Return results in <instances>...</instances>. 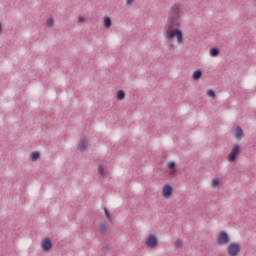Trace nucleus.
<instances>
[{"label":"nucleus","instance_id":"f257e3e1","mask_svg":"<svg viewBox=\"0 0 256 256\" xmlns=\"http://www.w3.org/2000/svg\"><path fill=\"white\" fill-rule=\"evenodd\" d=\"M181 27V23H169L168 28L166 29L165 34V41L166 43H171L173 39H177L178 45H181L183 43L184 37H183V31L179 29Z\"/></svg>","mask_w":256,"mask_h":256},{"label":"nucleus","instance_id":"f03ea898","mask_svg":"<svg viewBox=\"0 0 256 256\" xmlns=\"http://www.w3.org/2000/svg\"><path fill=\"white\" fill-rule=\"evenodd\" d=\"M181 9H183V4L181 3H175L171 6L168 16V23L181 24Z\"/></svg>","mask_w":256,"mask_h":256},{"label":"nucleus","instance_id":"7ed1b4c3","mask_svg":"<svg viewBox=\"0 0 256 256\" xmlns=\"http://www.w3.org/2000/svg\"><path fill=\"white\" fill-rule=\"evenodd\" d=\"M239 155H241V146L239 144H235L228 154L227 160L229 163H236L237 157H239Z\"/></svg>","mask_w":256,"mask_h":256},{"label":"nucleus","instance_id":"20e7f679","mask_svg":"<svg viewBox=\"0 0 256 256\" xmlns=\"http://www.w3.org/2000/svg\"><path fill=\"white\" fill-rule=\"evenodd\" d=\"M227 253L229 256H237L241 253V244L239 242H232L227 247Z\"/></svg>","mask_w":256,"mask_h":256},{"label":"nucleus","instance_id":"39448f33","mask_svg":"<svg viewBox=\"0 0 256 256\" xmlns=\"http://www.w3.org/2000/svg\"><path fill=\"white\" fill-rule=\"evenodd\" d=\"M231 241V237H229V233L223 230L217 235V245H227Z\"/></svg>","mask_w":256,"mask_h":256},{"label":"nucleus","instance_id":"423d86ee","mask_svg":"<svg viewBox=\"0 0 256 256\" xmlns=\"http://www.w3.org/2000/svg\"><path fill=\"white\" fill-rule=\"evenodd\" d=\"M146 247H149V249H155L159 245V239H157V236L154 234L148 235L145 242Z\"/></svg>","mask_w":256,"mask_h":256},{"label":"nucleus","instance_id":"0eeeda50","mask_svg":"<svg viewBox=\"0 0 256 256\" xmlns=\"http://www.w3.org/2000/svg\"><path fill=\"white\" fill-rule=\"evenodd\" d=\"M41 247L45 253H49V251L53 249V241H51V238L49 237L44 238L41 242Z\"/></svg>","mask_w":256,"mask_h":256},{"label":"nucleus","instance_id":"6e6552de","mask_svg":"<svg viewBox=\"0 0 256 256\" xmlns=\"http://www.w3.org/2000/svg\"><path fill=\"white\" fill-rule=\"evenodd\" d=\"M173 195V186L171 184H165L162 188V197L169 199Z\"/></svg>","mask_w":256,"mask_h":256},{"label":"nucleus","instance_id":"1a4fd4ad","mask_svg":"<svg viewBox=\"0 0 256 256\" xmlns=\"http://www.w3.org/2000/svg\"><path fill=\"white\" fill-rule=\"evenodd\" d=\"M89 146V142H87V138L83 137L80 139V142L78 143V149L81 151V153H85L87 151V147Z\"/></svg>","mask_w":256,"mask_h":256},{"label":"nucleus","instance_id":"9d476101","mask_svg":"<svg viewBox=\"0 0 256 256\" xmlns=\"http://www.w3.org/2000/svg\"><path fill=\"white\" fill-rule=\"evenodd\" d=\"M234 137L238 140L245 137V132L243 131V128H241V126H236Z\"/></svg>","mask_w":256,"mask_h":256},{"label":"nucleus","instance_id":"9b49d317","mask_svg":"<svg viewBox=\"0 0 256 256\" xmlns=\"http://www.w3.org/2000/svg\"><path fill=\"white\" fill-rule=\"evenodd\" d=\"M202 77H203V71L201 69H197L192 74V79L194 81H199V79H201Z\"/></svg>","mask_w":256,"mask_h":256},{"label":"nucleus","instance_id":"f8f14e48","mask_svg":"<svg viewBox=\"0 0 256 256\" xmlns=\"http://www.w3.org/2000/svg\"><path fill=\"white\" fill-rule=\"evenodd\" d=\"M30 159L33 161V163H35V161H39V159H41V152L34 151L30 153Z\"/></svg>","mask_w":256,"mask_h":256},{"label":"nucleus","instance_id":"ddd939ff","mask_svg":"<svg viewBox=\"0 0 256 256\" xmlns=\"http://www.w3.org/2000/svg\"><path fill=\"white\" fill-rule=\"evenodd\" d=\"M99 231L102 235H105L107 233V221H102L99 223Z\"/></svg>","mask_w":256,"mask_h":256},{"label":"nucleus","instance_id":"4468645a","mask_svg":"<svg viewBox=\"0 0 256 256\" xmlns=\"http://www.w3.org/2000/svg\"><path fill=\"white\" fill-rule=\"evenodd\" d=\"M103 25L106 29H111V25H113V21L111 20V17L109 16L104 17Z\"/></svg>","mask_w":256,"mask_h":256},{"label":"nucleus","instance_id":"2eb2a0df","mask_svg":"<svg viewBox=\"0 0 256 256\" xmlns=\"http://www.w3.org/2000/svg\"><path fill=\"white\" fill-rule=\"evenodd\" d=\"M221 51L217 47H213L210 49V56L211 57H219Z\"/></svg>","mask_w":256,"mask_h":256},{"label":"nucleus","instance_id":"dca6fc26","mask_svg":"<svg viewBox=\"0 0 256 256\" xmlns=\"http://www.w3.org/2000/svg\"><path fill=\"white\" fill-rule=\"evenodd\" d=\"M117 101H123L125 99V91L124 90H118L116 94Z\"/></svg>","mask_w":256,"mask_h":256},{"label":"nucleus","instance_id":"f3484780","mask_svg":"<svg viewBox=\"0 0 256 256\" xmlns=\"http://www.w3.org/2000/svg\"><path fill=\"white\" fill-rule=\"evenodd\" d=\"M104 213L109 223H113V217L111 216V212L107 208H104Z\"/></svg>","mask_w":256,"mask_h":256},{"label":"nucleus","instance_id":"a211bd4d","mask_svg":"<svg viewBox=\"0 0 256 256\" xmlns=\"http://www.w3.org/2000/svg\"><path fill=\"white\" fill-rule=\"evenodd\" d=\"M166 167H167L168 169H171V170L177 169V163H175V161H169V162L167 163Z\"/></svg>","mask_w":256,"mask_h":256},{"label":"nucleus","instance_id":"6ab92c4d","mask_svg":"<svg viewBox=\"0 0 256 256\" xmlns=\"http://www.w3.org/2000/svg\"><path fill=\"white\" fill-rule=\"evenodd\" d=\"M206 94L208 97H211L212 99H215L217 97V94H215V91L213 89L207 90Z\"/></svg>","mask_w":256,"mask_h":256},{"label":"nucleus","instance_id":"aec40b11","mask_svg":"<svg viewBox=\"0 0 256 256\" xmlns=\"http://www.w3.org/2000/svg\"><path fill=\"white\" fill-rule=\"evenodd\" d=\"M174 246L176 249H181V247H183V241H181V239H177L175 242H174Z\"/></svg>","mask_w":256,"mask_h":256},{"label":"nucleus","instance_id":"412c9836","mask_svg":"<svg viewBox=\"0 0 256 256\" xmlns=\"http://www.w3.org/2000/svg\"><path fill=\"white\" fill-rule=\"evenodd\" d=\"M220 183H221V180H219V178L212 179V187H219Z\"/></svg>","mask_w":256,"mask_h":256},{"label":"nucleus","instance_id":"4be33fe9","mask_svg":"<svg viewBox=\"0 0 256 256\" xmlns=\"http://www.w3.org/2000/svg\"><path fill=\"white\" fill-rule=\"evenodd\" d=\"M46 23H47L48 27H53V25H55V20L50 17V18L47 19Z\"/></svg>","mask_w":256,"mask_h":256},{"label":"nucleus","instance_id":"5701e85b","mask_svg":"<svg viewBox=\"0 0 256 256\" xmlns=\"http://www.w3.org/2000/svg\"><path fill=\"white\" fill-rule=\"evenodd\" d=\"M98 173L100 175H105V168H103V166L99 165L98 166Z\"/></svg>","mask_w":256,"mask_h":256},{"label":"nucleus","instance_id":"b1692460","mask_svg":"<svg viewBox=\"0 0 256 256\" xmlns=\"http://www.w3.org/2000/svg\"><path fill=\"white\" fill-rule=\"evenodd\" d=\"M169 175H170V177H175V175H177V168L172 169V170L169 172Z\"/></svg>","mask_w":256,"mask_h":256},{"label":"nucleus","instance_id":"393cba45","mask_svg":"<svg viewBox=\"0 0 256 256\" xmlns=\"http://www.w3.org/2000/svg\"><path fill=\"white\" fill-rule=\"evenodd\" d=\"M168 49L169 51H175V44L173 43L168 44Z\"/></svg>","mask_w":256,"mask_h":256},{"label":"nucleus","instance_id":"a878e982","mask_svg":"<svg viewBox=\"0 0 256 256\" xmlns=\"http://www.w3.org/2000/svg\"><path fill=\"white\" fill-rule=\"evenodd\" d=\"M78 23H85V17L79 16L78 17Z\"/></svg>","mask_w":256,"mask_h":256},{"label":"nucleus","instance_id":"bb28decb","mask_svg":"<svg viewBox=\"0 0 256 256\" xmlns=\"http://www.w3.org/2000/svg\"><path fill=\"white\" fill-rule=\"evenodd\" d=\"M107 249H111V246L105 245V246L102 247V250H103V251H106Z\"/></svg>","mask_w":256,"mask_h":256},{"label":"nucleus","instance_id":"cd10ccee","mask_svg":"<svg viewBox=\"0 0 256 256\" xmlns=\"http://www.w3.org/2000/svg\"><path fill=\"white\" fill-rule=\"evenodd\" d=\"M135 0H126V5H132Z\"/></svg>","mask_w":256,"mask_h":256},{"label":"nucleus","instance_id":"c85d7f7f","mask_svg":"<svg viewBox=\"0 0 256 256\" xmlns=\"http://www.w3.org/2000/svg\"><path fill=\"white\" fill-rule=\"evenodd\" d=\"M3 33V24L0 22V35Z\"/></svg>","mask_w":256,"mask_h":256}]
</instances>
